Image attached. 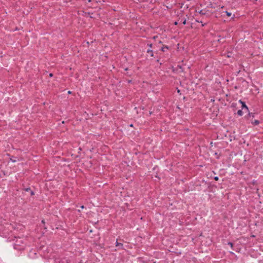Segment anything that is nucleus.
Here are the masks:
<instances>
[{"instance_id": "1", "label": "nucleus", "mask_w": 263, "mask_h": 263, "mask_svg": "<svg viewBox=\"0 0 263 263\" xmlns=\"http://www.w3.org/2000/svg\"><path fill=\"white\" fill-rule=\"evenodd\" d=\"M22 243H23V240L20 238H17L14 244L15 248H16L17 246H21Z\"/></svg>"}, {"instance_id": "2", "label": "nucleus", "mask_w": 263, "mask_h": 263, "mask_svg": "<svg viewBox=\"0 0 263 263\" xmlns=\"http://www.w3.org/2000/svg\"><path fill=\"white\" fill-rule=\"evenodd\" d=\"M239 102L242 105V109H244L245 110H246L247 111H249V109L247 106L246 105L245 103L243 101H242L241 100L239 101Z\"/></svg>"}, {"instance_id": "3", "label": "nucleus", "mask_w": 263, "mask_h": 263, "mask_svg": "<svg viewBox=\"0 0 263 263\" xmlns=\"http://www.w3.org/2000/svg\"><path fill=\"white\" fill-rule=\"evenodd\" d=\"M254 115L255 114L254 113H252V112H249L247 116L246 117V118L248 119H249L250 118H254Z\"/></svg>"}, {"instance_id": "4", "label": "nucleus", "mask_w": 263, "mask_h": 263, "mask_svg": "<svg viewBox=\"0 0 263 263\" xmlns=\"http://www.w3.org/2000/svg\"><path fill=\"white\" fill-rule=\"evenodd\" d=\"M199 13L201 15H204L207 14V11L204 10H201Z\"/></svg>"}, {"instance_id": "5", "label": "nucleus", "mask_w": 263, "mask_h": 263, "mask_svg": "<svg viewBox=\"0 0 263 263\" xmlns=\"http://www.w3.org/2000/svg\"><path fill=\"white\" fill-rule=\"evenodd\" d=\"M10 159L13 162H15L18 160L17 157H15L13 156H12L11 158H10Z\"/></svg>"}, {"instance_id": "6", "label": "nucleus", "mask_w": 263, "mask_h": 263, "mask_svg": "<svg viewBox=\"0 0 263 263\" xmlns=\"http://www.w3.org/2000/svg\"><path fill=\"white\" fill-rule=\"evenodd\" d=\"M116 246L117 247H120L121 248H123V245L122 243L118 242L117 241H116Z\"/></svg>"}, {"instance_id": "7", "label": "nucleus", "mask_w": 263, "mask_h": 263, "mask_svg": "<svg viewBox=\"0 0 263 263\" xmlns=\"http://www.w3.org/2000/svg\"><path fill=\"white\" fill-rule=\"evenodd\" d=\"M252 123L254 125H258L259 123V121L258 120H255L254 121H251Z\"/></svg>"}, {"instance_id": "8", "label": "nucleus", "mask_w": 263, "mask_h": 263, "mask_svg": "<svg viewBox=\"0 0 263 263\" xmlns=\"http://www.w3.org/2000/svg\"><path fill=\"white\" fill-rule=\"evenodd\" d=\"M237 114L240 116H241L243 114V112L242 111V110H239L237 111Z\"/></svg>"}, {"instance_id": "9", "label": "nucleus", "mask_w": 263, "mask_h": 263, "mask_svg": "<svg viewBox=\"0 0 263 263\" xmlns=\"http://www.w3.org/2000/svg\"><path fill=\"white\" fill-rule=\"evenodd\" d=\"M147 53H150V54H151V57H153V56L154 55H153V50H150V49H148V50H147Z\"/></svg>"}, {"instance_id": "10", "label": "nucleus", "mask_w": 263, "mask_h": 263, "mask_svg": "<svg viewBox=\"0 0 263 263\" xmlns=\"http://www.w3.org/2000/svg\"><path fill=\"white\" fill-rule=\"evenodd\" d=\"M168 47L167 46H163L161 48V50L162 51H163L164 52L165 51V49H168Z\"/></svg>"}, {"instance_id": "11", "label": "nucleus", "mask_w": 263, "mask_h": 263, "mask_svg": "<svg viewBox=\"0 0 263 263\" xmlns=\"http://www.w3.org/2000/svg\"><path fill=\"white\" fill-rule=\"evenodd\" d=\"M226 13L228 16H231L232 15V13L228 11H226Z\"/></svg>"}, {"instance_id": "12", "label": "nucleus", "mask_w": 263, "mask_h": 263, "mask_svg": "<svg viewBox=\"0 0 263 263\" xmlns=\"http://www.w3.org/2000/svg\"><path fill=\"white\" fill-rule=\"evenodd\" d=\"M229 245L231 246V248H233V243L231 242H229L228 243Z\"/></svg>"}, {"instance_id": "13", "label": "nucleus", "mask_w": 263, "mask_h": 263, "mask_svg": "<svg viewBox=\"0 0 263 263\" xmlns=\"http://www.w3.org/2000/svg\"><path fill=\"white\" fill-rule=\"evenodd\" d=\"M214 179L216 181H218L219 179V178L217 176H215L214 177Z\"/></svg>"}, {"instance_id": "14", "label": "nucleus", "mask_w": 263, "mask_h": 263, "mask_svg": "<svg viewBox=\"0 0 263 263\" xmlns=\"http://www.w3.org/2000/svg\"><path fill=\"white\" fill-rule=\"evenodd\" d=\"M178 67L179 69H181V71H183V69H182V66L178 65Z\"/></svg>"}, {"instance_id": "15", "label": "nucleus", "mask_w": 263, "mask_h": 263, "mask_svg": "<svg viewBox=\"0 0 263 263\" xmlns=\"http://www.w3.org/2000/svg\"><path fill=\"white\" fill-rule=\"evenodd\" d=\"M186 19H184L183 21L182 22V24L183 25H185L186 24Z\"/></svg>"}, {"instance_id": "16", "label": "nucleus", "mask_w": 263, "mask_h": 263, "mask_svg": "<svg viewBox=\"0 0 263 263\" xmlns=\"http://www.w3.org/2000/svg\"><path fill=\"white\" fill-rule=\"evenodd\" d=\"M25 190L26 191L28 192V191H30L31 190H30V188H29V187H28V188H26V189H25Z\"/></svg>"}, {"instance_id": "17", "label": "nucleus", "mask_w": 263, "mask_h": 263, "mask_svg": "<svg viewBox=\"0 0 263 263\" xmlns=\"http://www.w3.org/2000/svg\"><path fill=\"white\" fill-rule=\"evenodd\" d=\"M30 191V195L32 196V195H33L34 194V192L33 191Z\"/></svg>"}, {"instance_id": "18", "label": "nucleus", "mask_w": 263, "mask_h": 263, "mask_svg": "<svg viewBox=\"0 0 263 263\" xmlns=\"http://www.w3.org/2000/svg\"><path fill=\"white\" fill-rule=\"evenodd\" d=\"M147 45L149 47H152V44H147Z\"/></svg>"}, {"instance_id": "19", "label": "nucleus", "mask_w": 263, "mask_h": 263, "mask_svg": "<svg viewBox=\"0 0 263 263\" xmlns=\"http://www.w3.org/2000/svg\"><path fill=\"white\" fill-rule=\"evenodd\" d=\"M81 208L82 209H84V208H85V206H84V205H82V206H81Z\"/></svg>"}, {"instance_id": "20", "label": "nucleus", "mask_w": 263, "mask_h": 263, "mask_svg": "<svg viewBox=\"0 0 263 263\" xmlns=\"http://www.w3.org/2000/svg\"><path fill=\"white\" fill-rule=\"evenodd\" d=\"M49 76L50 77H52L53 74H52V73H50Z\"/></svg>"}, {"instance_id": "21", "label": "nucleus", "mask_w": 263, "mask_h": 263, "mask_svg": "<svg viewBox=\"0 0 263 263\" xmlns=\"http://www.w3.org/2000/svg\"><path fill=\"white\" fill-rule=\"evenodd\" d=\"M42 222L43 223H45V221H44V220H42Z\"/></svg>"}, {"instance_id": "22", "label": "nucleus", "mask_w": 263, "mask_h": 263, "mask_svg": "<svg viewBox=\"0 0 263 263\" xmlns=\"http://www.w3.org/2000/svg\"><path fill=\"white\" fill-rule=\"evenodd\" d=\"M71 93V92L70 91H68V93L70 94Z\"/></svg>"}, {"instance_id": "23", "label": "nucleus", "mask_w": 263, "mask_h": 263, "mask_svg": "<svg viewBox=\"0 0 263 263\" xmlns=\"http://www.w3.org/2000/svg\"><path fill=\"white\" fill-rule=\"evenodd\" d=\"M127 70H128V68H126L125 69V71H127Z\"/></svg>"}, {"instance_id": "24", "label": "nucleus", "mask_w": 263, "mask_h": 263, "mask_svg": "<svg viewBox=\"0 0 263 263\" xmlns=\"http://www.w3.org/2000/svg\"><path fill=\"white\" fill-rule=\"evenodd\" d=\"M128 83H131V82H132V80H129V81H128Z\"/></svg>"}, {"instance_id": "25", "label": "nucleus", "mask_w": 263, "mask_h": 263, "mask_svg": "<svg viewBox=\"0 0 263 263\" xmlns=\"http://www.w3.org/2000/svg\"><path fill=\"white\" fill-rule=\"evenodd\" d=\"M177 92L178 93H180V90L178 89Z\"/></svg>"}, {"instance_id": "26", "label": "nucleus", "mask_w": 263, "mask_h": 263, "mask_svg": "<svg viewBox=\"0 0 263 263\" xmlns=\"http://www.w3.org/2000/svg\"><path fill=\"white\" fill-rule=\"evenodd\" d=\"M156 37H157V36H155L154 37V39H156Z\"/></svg>"}, {"instance_id": "27", "label": "nucleus", "mask_w": 263, "mask_h": 263, "mask_svg": "<svg viewBox=\"0 0 263 263\" xmlns=\"http://www.w3.org/2000/svg\"><path fill=\"white\" fill-rule=\"evenodd\" d=\"M174 24H175V25H177V22H175Z\"/></svg>"}, {"instance_id": "28", "label": "nucleus", "mask_w": 263, "mask_h": 263, "mask_svg": "<svg viewBox=\"0 0 263 263\" xmlns=\"http://www.w3.org/2000/svg\"><path fill=\"white\" fill-rule=\"evenodd\" d=\"M88 2H91V0H88Z\"/></svg>"}, {"instance_id": "29", "label": "nucleus", "mask_w": 263, "mask_h": 263, "mask_svg": "<svg viewBox=\"0 0 263 263\" xmlns=\"http://www.w3.org/2000/svg\"><path fill=\"white\" fill-rule=\"evenodd\" d=\"M227 57H230V54H228Z\"/></svg>"}, {"instance_id": "30", "label": "nucleus", "mask_w": 263, "mask_h": 263, "mask_svg": "<svg viewBox=\"0 0 263 263\" xmlns=\"http://www.w3.org/2000/svg\"><path fill=\"white\" fill-rule=\"evenodd\" d=\"M157 61L158 62H159V60H157Z\"/></svg>"}, {"instance_id": "31", "label": "nucleus", "mask_w": 263, "mask_h": 263, "mask_svg": "<svg viewBox=\"0 0 263 263\" xmlns=\"http://www.w3.org/2000/svg\"><path fill=\"white\" fill-rule=\"evenodd\" d=\"M79 263H82V262H79Z\"/></svg>"}]
</instances>
